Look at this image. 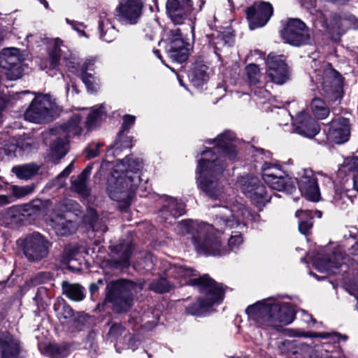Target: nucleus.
<instances>
[{"label":"nucleus","instance_id":"obj_27","mask_svg":"<svg viewBox=\"0 0 358 358\" xmlns=\"http://www.w3.org/2000/svg\"><path fill=\"white\" fill-rule=\"evenodd\" d=\"M50 203L49 200L35 199L30 203L17 206L16 209L24 217L37 216L44 213Z\"/></svg>","mask_w":358,"mask_h":358},{"label":"nucleus","instance_id":"obj_31","mask_svg":"<svg viewBox=\"0 0 358 358\" xmlns=\"http://www.w3.org/2000/svg\"><path fill=\"white\" fill-rule=\"evenodd\" d=\"M41 350L45 355L50 358H65L71 352L70 345L67 343H50L46 344Z\"/></svg>","mask_w":358,"mask_h":358},{"label":"nucleus","instance_id":"obj_32","mask_svg":"<svg viewBox=\"0 0 358 358\" xmlns=\"http://www.w3.org/2000/svg\"><path fill=\"white\" fill-rule=\"evenodd\" d=\"M164 275V276L159 275L149 284V288L151 290L156 293L163 294L175 288L171 280L166 276V271Z\"/></svg>","mask_w":358,"mask_h":358},{"label":"nucleus","instance_id":"obj_24","mask_svg":"<svg viewBox=\"0 0 358 358\" xmlns=\"http://www.w3.org/2000/svg\"><path fill=\"white\" fill-rule=\"evenodd\" d=\"M50 220L51 227L58 236H69L78 229V225L75 222L66 219L65 215L59 213L51 214Z\"/></svg>","mask_w":358,"mask_h":358},{"label":"nucleus","instance_id":"obj_6","mask_svg":"<svg viewBox=\"0 0 358 358\" xmlns=\"http://www.w3.org/2000/svg\"><path fill=\"white\" fill-rule=\"evenodd\" d=\"M201 296L197 301L187 306L186 313L192 315H200L208 307L215 303H220L224 297L222 286L215 280L199 287Z\"/></svg>","mask_w":358,"mask_h":358},{"label":"nucleus","instance_id":"obj_2","mask_svg":"<svg viewBox=\"0 0 358 358\" xmlns=\"http://www.w3.org/2000/svg\"><path fill=\"white\" fill-rule=\"evenodd\" d=\"M235 134L231 131H225L209 144L215 146L201 152L202 158L199 161L196 173L199 187L212 199H219L223 193V187L220 177L225 164L222 158L234 161L238 154Z\"/></svg>","mask_w":358,"mask_h":358},{"label":"nucleus","instance_id":"obj_34","mask_svg":"<svg viewBox=\"0 0 358 358\" xmlns=\"http://www.w3.org/2000/svg\"><path fill=\"white\" fill-rule=\"evenodd\" d=\"M315 213L310 210H297L296 217L299 218V230L303 234H306L313 227V219Z\"/></svg>","mask_w":358,"mask_h":358},{"label":"nucleus","instance_id":"obj_50","mask_svg":"<svg viewBox=\"0 0 358 358\" xmlns=\"http://www.w3.org/2000/svg\"><path fill=\"white\" fill-rule=\"evenodd\" d=\"M81 80L87 87L88 91L91 92L97 90V84L95 83V78L92 74L89 73H81Z\"/></svg>","mask_w":358,"mask_h":358},{"label":"nucleus","instance_id":"obj_55","mask_svg":"<svg viewBox=\"0 0 358 358\" xmlns=\"http://www.w3.org/2000/svg\"><path fill=\"white\" fill-rule=\"evenodd\" d=\"M92 228L94 231H100L101 233H104L108 230V227L105 224V222L96 218L95 220L92 221L91 223Z\"/></svg>","mask_w":358,"mask_h":358},{"label":"nucleus","instance_id":"obj_47","mask_svg":"<svg viewBox=\"0 0 358 358\" xmlns=\"http://www.w3.org/2000/svg\"><path fill=\"white\" fill-rule=\"evenodd\" d=\"M34 189L35 185L34 184L26 186L12 185L10 187L13 196L17 199L22 198L31 194Z\"/></svg>","mask_w":358,"mask_h":358},{"label":"nucleus","instance_id":"obj_49","mask_svg":"<svg viewBox=\"0 0 358 358\" xmlns=\"http://www.w3.org/2000/svg\"><path fill=\"white\" fill-rule=\"evenodd\" d=\"M248 79L251 84H256L259 80V69L256 64H249L245 68Z\"/></svg>","mask_w":358,"mask_h":358},{"label":"nucleus","instance_id":"obj_61","mask_svg":"<svg viewBox=\"0 0 358 358\" xmlns=\"http://www.w3.org/2000/svg\"><path fill=\"white\" fill-rule=\"evenodd\" d=\"M101 145L100 143H96L93 146H90L86 148L87 158L91 159L96 157L99 155V149Z\"/></svg>","mask_w":358,"mask_h":358},{"label":"nucleus","instance_id":"obj_9","mask_svg":"<svg viewBox=\"0 0 358 358\" xmlns=\"http://www.w3.org/2000/svg\"><path fill=\"white\" fill-rule=\"evenodd\" d=\"M262 178L271 189L292 193L296 190L291 178L278 166L265 162L262 166Z\"/></svg>","mask_w":358,"mask_h":358},{"label":"nucleus","instance_id":"obj_19","mask_svg":"<svg viewBox=\"0 0 358 358\" xmlns=\"http://www.w3.org/2000/svg\"><path fill=\"white\" fill-rule=\"evenodd\" d=\"M161 221L172 224L174 220L185 213V205L173 197H166L159 211Z\"/></svg>","mask_w":358,"mask_h":358},{"label":"nucleus","instance_id":"obj_21","mask_svg":"<svg viewBox=\"0 0 358 358\" xmlns=\"http://www.w3.org/2000/svg\"><path fill=\"white\" fill-rule=\"evenodd\" d=\"M298 185L301 194L308 200L318 201L320 199V192L317 180L311 170H304L300 177Z\"/></svg>","mask_w":358,"mask_h":358},{"label":"nucleus","instance_id":"obj_58","mask_svg":"<svg viewBox=\"0 0 358 358\" xmlns=\"http://www.w3.org/2000/svg\"><path fill=\"white\" fill-rule=\"evenodd\" d=\"M95 62V57L86 59L81 66V73H87V71H93Z\"/></svg>","mask_w":358,"mask_h":358},{"label":"nucleus","instance_id":"obj_56","mask_svg":"<svg viewBox=\"0 0 358 358\" xmlns=\"http://www.w3.org/2000/svg\"><path fill=\"white\" fill-rule=\"evenodd\" d=\"M313 337L315 338H327L329 337H331L333 340L336 338H342L343 341H347L348 336L346 335H341L338 333H333V334H329V333H318L315 334Z\"/></svg>","mask_w":358,"mask_h":358},{"label":"nucleus","instance_id":"obj_29","mask_svg":"<svg viewBox=\"0 0 358 358\" xmlns=\"http://www.w3.org/2000/svg\"><path fill=\"white\" fill-rule=\"evenodd\" d=\"M99 30L100 37L108 43L113 41L117 35V31L105 11L101 12L99 14Z\"/></svg>","mask_w":358,"mask_h":358},{"label":"nucleus","instance_id":"obj_45","mask_svg":"<svg viewBox=\"0 0 358 358\" xmlns=\"http://www.w3.org/2000/svg\"><path fill=\"white\" fill-rule=\"evenodd\" d=\"M348 173H353L358 175V157L347 158L338 169L340 176L346 175Z\"/></svg>","mask_w":358,"mask_h":358},{"label":"nucleus","instance_id":"obj_36","mask_svg":"<svg viewBox=\"0 0 358 358\" xmlns=\"http://www.w3.org/2000/svg\"><path fill=\"white\" fill-rule=\"evenodd\" d=\"M62 287L63 294L70 299L79 301L84 299L83 287L80 285L64 281Z\"/></svg>","mask_w":358,"mask_h":358},{"label":"nucleus","instance_id":"obj_60","mask_svg":"<svg viewBox=\"0 0 358 358\" xmlns=\"http://www.w3.org/2000/svg\"><path fill=\"white\" fill-rule=\"evenodd\" d=\"M66 22L79 33L80 36H85V32L84 31L85 26L83 24V23L77 21L69 20V19H66Z\"/></svg>","mask_w":358,"mask_h":358},{"label":"nucleus","instance_id":"obj_52","mask_svg":"<svg viewBox=\"0 0 358 358\" xmlns=\"http://www.w3.org/2000/svg\"><path fill=\"white\" fill-rule=\"evenodd\" d=\"M79 247L76 245H68L64 250V257L66 261H71L78 254Z\"/></svg>","mask_w":358,"mask_h":358},{"label":"nucleus","instance_id":"obj_44","mask_svg":"<svg viewBox=\"0 0 358 358\" xmlns=\"http://www.w3.org/2000/svg\"><path fill=\"white\" fill-rule=\"evenodd\" d=\"M103 108V104L92 108L91 112L87 115V120L85 122V127L87 129H92L96 126V123L104 114Z\"/></svg>","mask_w":358,"mask_h":358},{"label":"nucleus","instance_id":"obj_62","mask_svg":"<svg viewBox=\"0 0 358 358\" xmlns=\"http://www.w3.org/2000/svg\"><path fill=\"white\" fill-rule=\"evenodd\" d=\"M285 332L287 336L289 337H296V336H304V337H311L313 338V336L315 333L311 334L310 335L299 334L296 330L292 329H285Z\"/></svg>","mask_w":358,"mask_h":358},{"label":"nucleus","instance_id":"obj_8","mask_svg":"<svg viewBox=\"0 0 358 358\" xmlns=\"http://www.w3.org/2000/svg\"><path fill=\"white\" fill-rule=\"evenodd\" d=\"M55 99L50 94H40L32 101L24 113L26 120L35 123L48 121L57 110Z\"/></svg>","mask_w":358,"mask_h":358},{"label":"nucleus","instance_id":"obj_48","mask_svg":"<svg viewBox=\"0 0 358 358\" xmlns=\"http://www.w3.org/2000/svg\"><path fill=\"white\" fill-rule=\"evenodd\" d=\"M53 279V275L50 272H40L33 276L29 283L33 286L47 283Z\"/></svg>","mask_w":358,"mask_h":358},{"label":"nucleus","instance_id":"obj_18","mask_svg":"<svg viewBox=\"0 0 358 358\" xmlns=\"http://www.w3.org/2000/svg\"><path fill=\"white\" fill-rule=\"evenodd\" d=\"M350 135V122L348 118L343 117L334 119L329 124L327 134V139L336 144L348 141Z\"/></svg>","mask_w":358,"mask_h":358},{"label":"nucleus","instance_id":"obj_20","mask_svg":"<svg viewBox=\"0 0 358 358\" xmlns=\"http://www.w3.org/2000/svg\"><path fill=\"white\" fill-rule=\"evenodd\" d=\"M295 132L307 138H313L320 130V125L307 112L301 111L293 122Z\"/></svg>","mask_w":358,"mask_h":358},{"label":"nucleus","instance_id":"obj_16","mask_svg":"<svg viewBox=\"0 0 358 358\" xmlns=\"http://www.w3.org/2000/svg\"><path fill=\"white\" fill-rule=\"evenodd\" d=\"M266 64L268 77L273 83L282 85L289 79V69L282 55L270 53Z\"/></svg>","mask_w":358,"mask_h":358},{"label":"nucleus","instance_id":"obj_23","mask_svg":"<svg viewBox=\"0 0 358 358\" xmlns=\"http://www.w3.org/2000/svg\"><path fill=\"white\" fill-rule=\"evenodd\" d=\"M343 263L342 255L334 253L330 257L315 258L313 261V266L321 273L336 274Z\"/></svg>","mask_w":358,"mask_h":358},{"label":"nucleus","instance_id":"obj_40","mask_svg":"<svg viewBox=\"0 0 358 358\" xmlns=\"http://www.w3.org/2000/svg\"><path fill=\"white\" fill-rule=\"evenodd\" d=\"M62 58V50L58 41H57L52 50L49 52L48 59L45 62V69H57Z\"/></svg>","mask_w":358,"mask_h":358},{"label":"nucleus","instance_id":"obj_25","mask_svg":"<svg viewBox=\"0 0 358 358\" xmlns=\"http://www.w3.org/2000/svg\"><path fill=\"white\" fill-rule=\"evenodd\" d=\"M112 252L118 255L116 259H112L111 263L115 268H127L130 265V256L133 250L131 243H122L112 248Z\"/></svg>","mask_w":358,"mask_h":358},{"label":"nucleus","instance_id":"obj_5","mask_svg":"<svg viewBox=\"0 0 358 358\" xmlns=\"http://www.w3.org/2000/svg\"><path fill=\"white\" fill-rule=\"evenodd\" d=\"M141 289V285L129 280L111 281L106 287V300L111 304L114 312H127L134 304V296Z\"/></svg>","mask_w":358,"mask_h":358},{"label":"nucleus","instance_id":"obj_57","mask_svg":"<svg viewBox=\"0 0 358 358\" xmlns=\"http://www.w3.org/2000/svg\"><path fill=\"white\" fill-rule=\"evenodd\" d=\"M19 148V145L17 144H10L6 145L3 148H1V150L9 157H13L16 156V152Z\"/></svg>","mask_w":358,"mask_h":358},{"label":"nucleus","instance_id":"obj_53","mask_svg":"<svg viewBox=\"0 0 358 358\" xmlns=\"http://www.w3.org/2000/svg\"><path fill=\"white\" fill-rule=\"evenodd\" d=\"M124 331L125 329L121 324H114L110 328L108 336L112 339H117Z\"/></svg>","mask_w":358,"mask_h":358},{"label":"nucleus","instance_id":"obj_63","mask_svg":"<svg viewBox=\"0 0 358 358\" xmlns=\"http://www.w3.org/2000/svg\"><path fill=\"white\" fill-rule=\"evenodd\" d=\"M12 196L0 195V207L4 206L13 202Z\"/></svg>","mask_w":358,"mask_h":358},{"label":"nucleus","instance_id":"obj_38","mask_svg":"<svg viewBox=\"0 0 358 358\" xmlns=\"http://www.w3.org/2000/svg\"><path fill=\"white\" fill-rule=\"evenodd\" d=\"M69 150V139L63 136H60L57 140L54 141L51 145V151L52 155L57 159H60L67 153Z\"/></svg>","mask_w":358,"mask_h":358},{"label":"nucleus","instance_id":"obj_11","mask_svg":"<svg viewBox=\"0 0 358 358\" xmlns=\"http://www.w3.org/2000/svg\"><path fill=\"white\" fill-rule=\"evenodd\" d=\"M166 275L171 280L175 288L187 285L199 287L214 281L206 274L198 278H193L192 277L196 275L195 271L181 265L171 266L166 270Z\"/></svg>","mask_w":358,"mask_h":358},{"label":"nucleus","instance_id":"obj_15","mask_svg":"<svg viewBox=\"0 0 358 358\" xmlns=\"http://www.w3.org/2000/svg\"><path fill=\"white\" fill-rule=\"evenodd\" d=\"M166 8L168 16L175 24H182L187 20L192 22L191 0H167Z\"/></svg>","mask_w":358,"mask_h":358},{"label":"nucleus","instance_id":"obj_51","mask_svg":"<svg viewBox=\"0 0 358 358\" xmlns=\"http://www.w3.org/2000/svg\"><path fill=\"white\" fill-rule=\"evenodd\" d=\"M123 134H118L116 142L114 145V152L117 154L119 151H120L122 148H131V141L129 137H126V138L122 140Z\"/></svg>","mask_w":358,"mask_h":358},{"label":"nucleus","instance_id":"obj_3","mask_svg":"<svg viewBox=\"0 0 358 358\" xmlns=\"http://www.w3.org/2000/svg\"><path fill=\"white\" fill-rule=\"evenodd\" d=\"M124 169L115 170L108 179L107 192L111 199L129 204L133 193L141 182L138 171L142 162L138 158L126 157L121 160Z\"/></svg>","mask_w":358,"mask_h":358},{"label":"nucleus","instance_id":"obj_12","mask_svg":"<svg viewBox=\"0 0 358 358\" xmlns=\"http://www.w3.org/2000/svg\"><path fill=\"white\" fill-rule=\"evenodd\" d=\"M238 184L242 192L257 206H264L270 201L271 196L267 194L265 187L257 178L242 176L238 180Z\"/></svg>","mask_w":358,"mask_h":358},{"label":"nucleus","instance_id":"obj_42","mask_svg":"<svg viewBox=\"0 0 358 358\" xmlns=\"http://www.w3.org/2000/svg\"><path fill=\"white\" fill-rule=\"evenodd\" d=\"M78 208L79 204L76 201L64 199L55 204L52 214L59 213L64 215L65 213L78 210Z\"/></svg>","mask_w":358,"mask_h":358},{"label":"nucleus","instance_id":"obj_64","mask_svg":"<svg viewBox=\"0 0 358 358\" xmlns=\"http://www.w3.org/2000/svg\"><path fill=\"white\" fill-rule=\"evenodd\" d=\"M348 252L350 255L358 257V241L348 249Z\"/></svg>","mask_w":358,"mask_h":358},{"label":"nucleus","instance_id":"obj_22","mask_svg":"<svg viewBox=\"0 0 358 358\" xmlns=\"http://www.w3.org/2000/svg\"><path fill=\"white\" fill-rule=\"evenodd\" d=\"M20 341L8 331L0 330V358H20Z\"/></svg>","mask_w":358,"mask_h":358},{"label":"nucleus","instance_id":"obj_33","mask_svg":"<svg viewBox=\"0 0 358 358\" xmlns=\"http://www.w3.org/2000/svg\"><path fill=\"white\" fill-rule=\"evenodd\" d=\"M39 166L35 164H26L13 167L12 171L21 180H29L37 174Z\"/></svg>","mask_w":358,"mask_h":358},{"label":"nucleus","instance_id":"obj_39","mask_svg":"<svg viewBox=\"0 0 358 358\" xmlns=\"http://www.w3.org/2000/svg\"><path fill=\"white\" fill-rule=\"evenodd\" d=\"M338 34H343L349 29H358V18L352 15L339 17L337 19Z\"/></svg>","mask_w":358,"mask_h":358},{"label":"nucleus","instance_id":"obj_1","mask_svg":"<svg viewBox=\"0 0 358 358\" xmlns=\"http://www.w3.org/2000/svg\"><path fill=\"white\" fill-rule=\"evenodd\" d=\"M215 210V226L206 222L192 220H183L177 223V227L183 234H191L192 243L196 251L205 255L221 256L234 250L243 243L240 234L231 235L228 245H222L219 235L220 231L226 228H244V217L248 210L241 206L234 213L227 206H213Z\"/></svg>","mask_w":358,"mask_h":358},{"label":"nucleus","instance_id":"obj_46","mask_svg":"<svg viewBox=\"0 0 358 358\" xmlns=\"http://www.w3.org/2000/svg\"><path fill=\"white\" fill-rule=\"evenodd\" d=\"M57 312V315L63 324H67L70 323L74 318V313L73 309L67 304L64 303L62 306H59L56 308Z\"/></svg>","mask_w":358,"mask_h":358},{"label":"nucleus","instance_id":"obj_26","mask_svg":"<svg viewBox=\"0 0 358 358\" xmlns=\"http://www.w3.org/2000/svg\"><path fill=\"white\" fill-rule=\"evenodd\" d=\"M322 89L327 94L339 95L342 90V79L338 72L330 70L325 73Z\"/></svg>","mask_w":358,"mask_h":358},{"label":"nucleus","instance_id":"obj_10","mask_svg":"<svg viewBox=\"0 0 358 358\" xmlns=\"http://www.w3.org/2000/svg\"><path fill=\"white\" fill-rule=\"evenodd\" d=\"M282 40L292 45L301 46L309 44L310 34L308 27L299 18H289L280 31Z\"/></svg>","mask_w":358,"mask_h":358},{"label":"nucleus","instance_id":"obj_54","mask_svg":"<svg viewBox=\"0 0 358 358\" xmlns=\"http://www.w3.org/2000/svg\"><path fill=\"white\" fill-rule=\"evenodd\" d=\"M136 117L131 115H125L123 117V123L119 134H123L127 131L129 128L134 124Z\"/></svg>","mask_w":358,"mask_h":358},{"label":"nucleus","instance_id":"obj_7","mask_svg":"<svg viewBox=\"0 0 358 358\" xmlns=\"http://www.w3.org/2000/svg\"><path fill=\"white\" fill-rule=\"evenodd\" d=\"M24 256L31 262H38L48 255L51 243L38 232H33L17 241Z\"/></svg>","mask_w":358,"mask_h":358},{"label":"nucleus","instance_id":"obj_41","mask_svg":"<svg viewBox=\"0 0 358 358\" xmlns=\"http://www.w3.org/2000/svg\"><path fill=\"white\" fill-rule=\"evenodd\" d=\"M157 259L150 253H146L143 258L136 261L134 268L145 273L152 272L155 269Z\"/></svg>","mask_w":358,"mask_h":358},{"label":"nucleus","instance_id":"obj_28","mask_svg":"<svg viewBox=\"0 0 358 358\" xmlns=\"http://www.w3.org/2000/svg\"><path fill=\"white\" fill-rule=\"evenodd\" d=\"M82 117L83 115L80 113L73 114L68 122L62 124L58 129V134L64 136L67 139L80 135L83 131V129L80 126Z\"/></svg>","mask_w":358,"mask_h":358},{"label":"nucleus","instance_id":"obj_43","mask_svg":"<svg viewBox=\"0 0 358 358\" xmlns=\"http://www.w3.org/2000/svg\"><path fill=\"white\" fill-rule=\"evenodd\" d=\"M88 178L82 177L80 174L77 178H71L72 189L83 196H87L90 194V189L88 187L87 182Z\"/></svg>","mask_w":358,"mask_h":358},{"label":"nucleus","instance_id":"obj_4","mask_svg":"<svg viewBox=\"0 0 358 358\" xmlns=\"http://www.w3.org/2000/svg\"><path fill=\"white\" fill-rule=\"evenodd\" d=\"M245 312L259 326L272 327L278 331L283 325L292 323L295 315V312L289 303L280 304L266 301L249 306Z\"/></svg>","mask_w":358,"mask_h":358},{"label":"nucleus","instance_id":"obj_35","mask_svg":"<svg viewBox=\"0 0 358 358\" xmlns=\"http://www.w3.org/2000/svg\"><path fill=\"white\" fill-rule=\"evenodd\" d=\"M208 66L203 64L197 63L195 64L189 76L194 85L199 87L208 80Z\"/></svg>","mask_w":358,"mask_h":358},{"label":"nucleus","instance_id":"obj_13","mask_svg":"<svg viewBox=\"0 0 358 358\" xmlns=\"http://www.w3.org/2000/svg\"><path fill=\"white\" fill-rule=\"evenodd\" d=\"M143 8L142 0H121L115 9V18L124 24H136Z\"/></svg>","mask_w":358,"mask_h":358},{"label":"nucleus","instance_id":"obj_30","mask_svg":"<svg viewBox=\"0 0 358 358\" xmlns=\"http://www.w3.org/2000/svg\"><path fill=\"white\" fill-rule=\"evenodd\" d=\"M20 50L15 48H6L0 52V66L12 71L20 64Z\"/></svg>","mask_w":358,"mask_h":358},{"label":"nucleus","instance_id":"obj_37","mask_svg":"<svg viewBox=\"0 0 358 358\" xmlns=\"http://www.w3.org/2000/svg\"><path fill=\"white\" fill-rule=\"evenodd\" d=\"M310 108L313 114L317 118L323 120L330 113L329 108L325 101L320 98H314L310 103Z\"/></svg>","mask_w":358,"mask_h":358},{"label":"nucleus","instance_id":"obj_14","mask_svg":"<svg viewBox=\"0 0 358 358\" xmlns=\"http://www.w3.org/2000/svg\"><path fill=\"white\" fill-rule=\"evenodd\" d=\"M168 40L169 44L167 51L169 57L178 63L185 62L189 55L191 45L184 41L180 29H171L168 33Z\"/></svg>","mask_w":358,"mask_h":358},{"label":"nucleus","instance_id":"obj_59","mask_svg":"<svg viewBox=\"0 0 358 358\" xmlns=\"http://www.w3.org/2000/svg\"><path fill=\"white\" fill-rule=\"evenodd\" d=\"M334 199L336 203L338 205H339L341 203H348L352 201L350 198L345 192H338L337 191H336Z\"/></svg>","mask_w":358,"mask_h":358},{"label":"nucleus","instance_id":"obj_17","mask_svg":"<svg viewBox=\"0 0 358 358\" xmlns=\"http://www.w3.org/2000/svg\"><path fill=\"white\" fill-rule=\"evenodd\" d=\"M250 29L264 26L273 15L272 5L268 2L257 3L246 11Z\"/></svg>","mask_w":358,"mask_h":358}]
</instances>
